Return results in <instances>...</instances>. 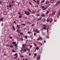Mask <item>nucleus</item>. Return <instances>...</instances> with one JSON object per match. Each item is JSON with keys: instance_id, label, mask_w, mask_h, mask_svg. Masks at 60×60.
Here are the masks:
<instances>
[{"instance_id": "nucleus-1", "label": "nucleus", "mask_w": 60, "mask_h": 60, "mask_svg": "<svg viewBox=\"0 0 60 60\" xmlns=\"http://www.w3.org/2000/svg\"><path fill=\"white\" fill-rule=\"evenodd\" d=\"M24 12L25 13V14L28 16L30 14V13L27 11H25Z\"/></svg>"}, {"instance_id": "nucleus-2", "label": "nucleus", "mask_w": 60, "mask_h": 60, "mask_svg": "<svg viewBox=\"0 0 60 60\" xmlns=\"http://www.w3.org/2000/svg\"><path fill=\"white\" fill-rule=\"evenodd\" d=\"M41 55H40L37 58V60H39L40 59Z\"/></svg>"}, {"instance_id": "nucleus-3", "label": "nucleus", "mask_w": 60, "mask_h": 60, "mask_svg": "<svg viewBox=\"0 0 60 60\" xmlns=\"http://www.w3.org/2000/svg\"><path fill=\"white\" fill-rule=\"evenodd\" d=\"M39 2V0H37V4H38V5H39V4H40Z\"/></svg>"}, {"instance_id": "nucleus-4", "label": "nucleus", "mask_w": 60, "mask_h": 60, "mask_svg": "<svg viewBox=\"0 0 60 60\" xmlns=\"http://www.w3.org/2000/svg\"><path fill=\"white\" fill-rule=\"evenodd\" d=\"M12 27H13V29L15 30V27L13 25Z\"/></svg>"}, {"instance_id": "nucleus-5", "label": "nucleus", "mask_w": 60, "mask_h": 60, "mask_svg": "<svg viewBox=\"0 0 60 60\" xmlns=\"http://www.w3.org/2000/svg\"><path fill=\"white\" fill-rule=\"evenodd\" d=\"M60 3V1H59L58 2H57V3L56 4V5H57L58 4Z\"/></svg>"}, {"instance_id": "nucleus-6", "label": "nucleus", "mask_w": 60, "mask_h": 60, "mask_svg": "<svg viewBox=\"0 0 60 60\" xmlns=\"http://www.w3.org/2000/svg\"><path fill=\"white\" fill-rule=\"evenodd\" d=\"M16 43V42H13L12 43V44H15Z\"/></svg>"}, {"instance_id": "nucleus-7", "label": "nucleus", "mask_w": 60, "mask_h": 60, "mask_svg": "<svg viewBox=\"0 0 60 60\" xmlns=\"http://www.w3.org/2000/svg\"><path fill=\"white\" fill-rule=\"evenodd\" d=\"M17 27L19 28V29L20 28V26L19 25H17Z\"/></svg>"}, {"instance_id": "nucleus-8", "label": "nucleus", "mask_w": 60, "mask_h": 60, "mask_svg": "<svg viewBox=\"0 0 60 60\" xmlns=\"http://www.w3.org/2000/svg\"><path fill=\"white\" fill-rule=\"evenodd\" d=\"M43 26L44 27H47L46 25L44 24H43Z\"/></svg>"}, {"instance_id": "nucleus-9", "label": "nucleus", "mask_w": 60, "mask_h": 60, "mask_svg": "<svg viewBox=\"0 0 60 60\" xmlns=\"http://www.w3.org/2000/svg\"><path fill=\"white\" fill-rule=\"evenodd\" d=\"M17 55H18V54H17V53H15V54L14 55V56H17V57H18V56Z\"/></svg>"}, {"instance_id": "nucleus-10", "label": "nucleus", "mask_w": 60, "mask_h": 60, "mask_svg": "<svg viewBox=\"0 0 60 60\" xmlns=\"http://www.w3.org/2000/svg\"><path fill=\"white\" fill-rule=\"evenodd\" d=\"M45 0H43L42 1V2H41V3H44L45 2Z\"/></svg>"}, {"instance_id": "nucleus-11", "label": "nucleus", "mask_w": 60, "mask_h": 60, "mask_svg": "<svg viewBox=\"0 0 60 60\" xmlns=\"http://www.w3.org/2000/svg\"><path fill=\"white\" fill-rule=\"evenodd\" d=\"M36 49H37L38 50L39 49V47H36Z\"/></svg>"}, {"instance_id": "nucleus-12", "label": "nucleus", "mask_w": 60, "mask_h": 60, "mask_svg": "<svg viewBox=\"0 0 60 60\" xmlns=\"http://www.w3.org/2000/svg\"><path fill=\"white\" fill-rule=\"evenodd\" d=\"M14 45L15 46H16L17 47H18L17 44H15Z\"/></svg>"}, {"instance_id": "nucleus-13", "label": "nucleus", "mask_w": 60, "mask_h": 60, "mask_svg": "<svg viewBox=\"0 0 60 60\" xmlns=\"http://www.w3.org/2000/svg\"><path fill=\"white\" fill-rule=\"evenodd\" d=\"M42 18V17H41V18H40L38 19V20H40Z\"/></svg>"}, {"instance_id": "nucleus-14", "label": "nucleus", "mask_w": 60, "mask_h": 60, "mask_svg": "<svg viewBox=\"0 0 60 60\" xmlns=\"http://www.w3.org/2000/svg\"><path fill=\"white\" fill-rule=\"evenodd\" d=\"M26 51H27L26 49V48L25 49L24 51H25V52H26Z\"/></svg>"}, {"instance_id": "nucleus-15", "label": "nucleus", "mask_w": 60, "mask_h": 60, "mask_svg": "<svg viewBox=\"0 0 60 60\" xmlns=\"http://www.w3.org/2000/svg\"><path fill=\"white\" fill-rule=\"evenodd\" d=\"M29 4L31 5H32V4H31V3L30 2H29Z\"/></svg>"}, {"instance_id": "nucleus-16", "label": "nucleus", "mask_w": 60, "mask_h": 60, "mask_svg": "<svg viewBox=\"0 0 60 60\" xmlns=\"http://www.w3.org/2000/svg\"><path fill=\"white\" fill-rule=\"evenodd\" d=\"M31 33V32H30L29 31L28 32V34H29L30 33Z\"/></svg>"}, {"instance_id": "nucleus-17", "label": "nucleus", "mask_w": 60, "mask_h": 60, "mask_svg": "<svg viewBox=\"0 0 60 60\" xmlns=\"http://www.w3.org/2000/svg\"><path fill=\"white\" fill-rule=\"evenodd\" d=\"M49 12V11H47L46 12V14H48V13Z\"/></svg>"}, {"instance_id": "nucleus-18", "label": "nucleus", "mask_w": 60, "mask_h": 60, "mask_svg": "<svg viewBox=\"0 0 60 60\" xmlns=\"http://www.w3.org/2000/svg\"><path fill=\"white\" fill-rule=\"evenodd\" d=\"M34 25V24H33L31 25V26H33Z\"/></svg>"}, {"instance_id": "nucleus-19", "label": "nucleus", "mask_w": 60, "mask_h": 60, "mask_svg": "<svg viewBox=\"0 0 60 60\" xmlns=\"http://www.w3.org/2000/svg\"><path fill=\"white\" fill-rule=\"evenodd\" d=\"M9 7H11V4L10 5H9Z\"/></svg>"}, {"instance_id": "nucleus-20", "label": "nucleus", "mask_w": 60, "mask_h": 60, "mask_svg": "<svg viewBox=\"0 0 60 60\" xmlns=\"http://www.w3.org/2000/svg\"><path fill=\"white\" fill-rule=\"evenodd\" d=\"M35 12V11H32V13L34 14Z\"/></svg>"}, {"instance_id": "nucleus-21", "label": "nucleus", "mask_w": 60, "mask_h": 60, "mask_svg": "<svg viewBox=\"0 0 60 60\" xmlns=\"http://www.w3.org/2000/svg\"><path fill=\"white\" fill-rule=\"evenodd\" d=\"M13 47V46L12 45H10V47H11V48L12 47Z\"/></svg>"}, {"instance_id": "nucleus-22", "label": "nucleus", "mask_w": 60, "mask_h": 60, "mask_svg": "<svg viewBox=\"0 0 60 60\" xmlns=\"http://www.w3.org/2000/svg\"><path fill=\"white\" fill-rule=\"evenodd\" d=\"M28 11H30V12H31V11L30 10V9H28Z\"/></svg>"}, {"instance_id": "nucleus-23", "label": "nucleus", "mask_w": 60, "mask_h": 60, "mask_svg": "<svg viewBox=\"0 0 60 60\" xmlns=\"http://www.w3.org/2000/svg\"><path fill=\"white\" fill-rule=\"evenodd\" d=\"M45 28H46V27H44L43 28V29H44L45 30H46V29Z\"/></svg>"}, {"instance_id": "nucleus-24", "label": "nucleus", "mask_w": 60, "mask_h": 60, "mask_svg": "<svg viewBox=\"0 0 60 60\" xmlns=\"http://www.w3.org/2000/svg\"><path fill=\"white\" fill-rule=\"evenodd\" d=\"M42 16L43 17H45V15H43V14L42 15Z\"/></svg>"}, {"instance_id": "nucleus-25", "label": "nucleus", "mask_w": 60, "mask_h": 60, "mask_svg": "<svg viewBox=\"0 0 60 60\" xmlns=\"http://www.w3.org/2000/svg\"><path fill=\"white\" fill-rule=\"evenodd\" d=\"M26 25V24H22V26H23V25L24 26V25Z\"/></svg>"}, {"instance_id": "nucleus-26", "label": "nucleus", "mask_w": 60, "mask_h": 60, "mask_svg": "<svg viewBox=\"0 0 60 60\" xmlns=\"http://www.w3.org/2000/svg\"><path fill=\"white\" fill-rule=\"evenodd\" d=\"M12 52H15V51L14 50H12Z\"/></svg>"}, {"instance_id": "nucleus-27", "label": "nucleus", "mask_w": 60, "mask_h": 60, "mask_svg": "<svg viewBox=\"0 0 60 60\" xmlns=\"http://www.w3.org/2000/svg\"><path fill=\"white\" fill-rule=\"evenodd\" d=\"M22 16L21 15L19 16V18H22Z\"/></svg>"}, {"instance_id": "nucleus-28", "label": "nucleus", "mask_w": 60, "mask_h": 60, "mask_svg": "<svg viewBox=\"0 0 60 60\" xmlns=\"http://www.w3.org/2000/svg\"><path fill=\"white\" fill-rule=\"evenodd\" d=\"M36 34L35 33H35H34V36H36Z\"/></svg>"}, {"instance_id": "nucleus-29", "label": "nucleus", "mask_w": 60, "mask_h": 60, "mask_svg": "<svg viewBox=\"0 0 60 60\" xmlns=\"http://www.w3.org/2000/svg\"><path fill=\"white\" fill-rule=\"evenodd\" d=\"M39 39H41L42 40H43L42 38L41 37H40L39 38Z\"/></svg>"}, {"instance_id": "nucleus-30", "label": "nucleus", "mask_w": 60, "mask_h": 60, "mask_svg": "<svg viewBox=\"0 0 60 60\" xmlns=\"http://www.w3.org/2000/svg\"><path fill=\"white\" fill-rule=\"evenodd\" d=\"M10 38L11 39H12V37L11 36L10 37Z\"/></svg>"}, {"instance_id": "nucleus-31", "label": "nucleus", "mask_w": 60, "mask_h": 60, "mask_svg": "<svg viewBox=\"0 0 60 60\" xmlns=\"http://www.w3.org/2000/svg\"><path fill=\"white\" fill-rule=\"evenodd\" d=\"M32 47V45H30V48H31Z\"/></svg>"}, {"instance_id": "nucleus-32", "label": "nucleus", "mask_w": 60, "mask_h": 60, "mask_svg": "<svg viewBox=\"0 0 60 60\" xmlns=\"http://www.w3.org/2000/svg\"><path fill=\"white\" fill-rule=\"evenodd\" d=\"M23 34V33H20V34L21 35H22Z\"/></svg>"}, {"instance_id": "nucleus-33", "label": "nucleus", "mask_w": 60, "mask_h": 60, "mask_svg": "<svg viewBox=\"0 0 60 60\" xmlns=\"http://www.w3.org/2000/svg\"><path fill=\"white\" fill-rule=\"evenodd\" d=\"M34 55L35 56H37V54L36 53H35L34 54Z\"/></svg>"}, {"instance_id": "nucleus-34", "label": "nucleus", "mask_w": 60, "mask_h": 60, "mask_svg": "<svg viewBox=\"0 0 60 60\" xmlns=\"http://www.w3.org/2000/svg\"><path fill=\"white\" fill-rule=\"evenodd\" d=\"M17 56H16V57H14V59H16V58H17Z\"/></svg>"}, {"instance_id": "nucleus-35", "label": "nucleus", "mask_w": 60, "mask_h": 60, "mask_svg": "<svg viewBox=\"0 0 60 60\" xmlns=\"http://www.w3.org/2000/svg\"><path fill=\"white\" fill-rule=\"evenodd\" d=\"M0 20L1 21H2L3 20V19H0Z\"/></svg>"}, {"instance_id": "nucleus-36", "label": "nucleus", "mask_w": 60, "mask_h": 60, "mask_svg": "<svg viewBox=\"0 0 60 60\" xmlns=\"http://www.w3.org/2000/svg\"><path fill=\"white\" fill-rule=\"evenodd\" d=\"M38 30L37 29H36L35 31V32H37V31Z\"/></svg>"}, {"instance_id": "nucleus-37", "label": "nucleus", "mask_w": 60, "mask_h": 60, "mask_svg": "<svg viewBox=\"0 0 60 60\" xmlns=\"http://www.w3.org/2000/svg\"><path fill=\"white\" fill-rule=\"evenodd\" d=\"M34 45L35 46H36V44L35 43H34Z\"/></svg>"}, {"instance_id": "nucleus-38", "label": "nucleus", "mask_w": 60, "mask_h": 60, "mask_svg": "<svg viewBox=\"0 0 60 60\" xmlns=\"http://www.w3.org/2000/svg\"><path fill=\"white\" fill-rule=\"evenodd\" d=\"M37 32L38 33H39L40 32L39 31H37Z\"/></svg>"}, {"instance_id": "nucleus-39", "label": "nucleus", "mask_w": 60, "mask_h": 60, "mask_svg": "<svg viewBox=\"0 0 60 60\" xmlns=\"http://www.w3.org/2000/svg\"><path fill=\"white\" fill-rule=\"evenodd\" d=\"M25 45H24V44L22 45V46L23 47Z\"/></svg>"}, {"instance_id": "nucleus-40", "label": "nucleus", "mask_w": 60, "mask_h": 60, "mask_svg": "<svg viewBox=\"0 0 60 60\" xmlns=\"http://www.w3.org/2000/svg\"><path fill=\"white\" fill-rule=\"evenodd\" d=\"M25 38H27V36H25Z\"/></svg>"}, {"instance_id": "nucleus-41", "label": "nucleus", "mask_w": 60, "mask_h": 60, "mask_svg": "<svg viewBox=\"0 0 60 60\" xmlns=\"http://www.w3.org/2000/svg\"><path fill=\"white\" fill-rule=\"evenodd\" d=\"M29 56H30L31 55V54L30 53H29Z\"/></svg>"}, {"instance_id": "nucleus-42", "label": "nucleus", "mask_w": 60, "mask_h": 60, "mask_svg": "<svg viewBox=\"0 0 60 60\" xmlns=\"http://www.w3.org/2000/svg\"><path fill=\"white\" fill-rule=\"evenodd\" d=\"M13 22L15 23V24H16V22L15 21L14 22Z\"/></svg>"}, {"instance_id": "nucleus-43", "label": "nucleus", "mask_w": 60, "mask_h": 60, "mask_svg": "<svg viewBox=\"0 0 60 60\" xmlns=\"http://www.w3.org/2000/svg\"><path fill=\"white\" fill-rule=\"evenodd\" d=\"M47 2L46 1V2H45V4H47Z\"/></svg>"}, {"instance_id": "nucleus-44", "label": "nucleus", "mask_w": 60, "mask_h": 60, "mask_svg": "<svg viewBox=\"0 0 60 60\" xmlns=\"http://www.w3.org/2000/svg\"><path fill=\"white\" fill-rule=\"evenodd\" d=\"M36 3L37 2L36 1L34 0H33Z\"/></svg>"}, {"instance_id": "nucleus-45", "label": "nucleus", "mask_w": 60, "mask_h": 60, "mask_svg": "<svg viewBox=\"0 0 60 60\" xmlns=\"http://www.w3.org/2000/svg\"><path fill=\"white\" fill-rule=\"evenodd\" d=\"M36 49H35V51H34V52H36Z\"/></svg>"}, {"instance_id": "nucleus-46", "label": "nucleus", "mask_w": 60, "mask_h": 60, "mask_svg": "<svg viewBox=\"0 0 60 60\" xmlns=\"http://www.w3.org/2000/svg\"><path fill=\"white\" fill-rule=\"evenodd\" d=\"M46 9H47L46 8H45L44 9H43V10H45Z\"/></svg>"}, {"instance_id": "nucleus-47", "label": "nucleus", "mask_w": 60, "mask_h": 60, "mask_svg": "<svg viewBox=\"0 0 60 60\" xmlns=\"http://www.w3.org/2000/svg\"><path fill=\"white\" fill-rule=\"evenodd\" d=\"M14 2V1H12V3H13Z\"/></svg>"}, {"instance_id": "nucleus-48", "label": "nucleus", "mask_w": 60, "mask_h": 60, "mask_svg": "<svg viewBox=\"0 0 60 60\" xmlns=\"http://www.w3.org/2000/svg\"><path fill=\"white\" fill-rule=\"evenodd\" d=\"M28 22V23H29V24H31V23H30V22Z\"/></svg>"}, {"instance_id": "nucleus-49", "label": "nucleus", "mask_w": 60, "mask_h": 60, "mask_svg": "<svg viewBox=\"0 0 60 60\" xmlns=\"http://www.w3.org/2000/svg\"><path fill=\"white\" fill-rule=\"evenodd\" d=\"M49 21V20H47V22H48V21Z\"/></svg>"}, {"instance_id": "nucleus-50", "label": "nucleus", "mask_w": 60, "mask_h": 60, "mask_svg": "<svg viewBox=\"0 0 60 60\" xmlns=\"http://www.w3.org/2000/svg\"><path fill=\"white\" fill-rule=\"evenodd\" d=\"M44 42L45 43L46 42V41H44Z\"/></svg>"}, {"instance_id": "nucleus-51", "label": "nucleus", "mask_w": 60, "mask_h": 60, "mask_svg": "<svg viewBox=\"0 0 60 60\" xmlns=\"http://www.w3.org/2000/svg\"><path fill=\"white\" fill-rule=\"evenodd\" d=\"M39 39H40L39 38V39H37V40H39Z\"/></svg>"}, {"instance_id": "nucleus-52", "label": "nucleus", "mask_w": 60, "mask_h": 60, "mask_svg": "<svg viewBox=\"0 0 60 60\" xmlns=\"http://www.w3.org/2000/svg\"><path fill=\"white\" fill-rule=\"evenodd\" d=\"M41 7L42 8H45L44 7H43V6H42V7Z\"/></svg>"}, {"instance_id": "nucleus-53", "label": "nucleus", "mask_w": 60, "mask_h": 60, "mask_svg": "<svg viewBox=\"0 0 60 60\" xmlns=\"http://www.w3.org/2000/svg\"><path fill=\"white\" fill-rule=\"evenodd\" d=\"M35 7H38V5H37L36 6H35Z\"/></svg>"}, {"instance_id": "nucleus-54", "label": "nucleus", "mask_w": 60, "mask_h": 60, "mask_svg": "<svg viewBox=\"0 0 60 60\" xmlns=\"http://www.w3.org/2000/svg\"><path fill=\"white\" fill-rule=\"evenodd\" d=\"M7 46H8V47H9V45H7Z\"/></svg>"}, {"instance_id": "nucleus-55", "label": "nucleus", "mask_w": 60, "mask_h": 60, "mask_svg": "<svg viewBox=\"0 0 60 60\" xmlns=\"http://www.w3.org/2000/svg\"><path fill=\"white\" fill-rule=\"evenodd\" d=\"M37 16H40V15H37Z\"/></svg>"}, {"instance_id": "nucleus-56", "label": "nucleus", "mask_w": 60, "mask_h": 60, "mask_svg": "<svg viewBox=\"0 0 60 60\" xmlns=\"http://www.w3.org/2000/svg\"><path fill=\"white\" fill-rule=\"evenodd\" d=\"M54 2H51V3L52 4H53V3Z\"/></svg>"}, {"instance_id": "nucleus-57", "label": "nucleus", "mask_w": 60, "mask_h": 60, "mask_svg": "<svg viewBox=\"0 0 60 60\" xmlns=\"http://www.w3.org/2000/svg\"><path fill=\"white\" fill-rule=\"evenodd\" d=\"M48 29H49V28H47V30H48Z\"/></svg>"}, {"instance_id": "nucleus-58", "label": "nucleus", "mask_w": 60, "mask_h": 60, "mask_svg": "<svg viewBox=\"0 0 60 60\" xmlns=\"http://www.w3.org/2000/svg\"><path fill=\"white\" fill-rule=\"evenodd\" d=\"M25 60H28L26 58V59H25Z\"/></svg>"}, {"instance_id": "nucleus-59", "label": "nucleus", "mask_w": 60, "mask_h": 60, "mask_svg": "<svg viewBox=\"0 0 60 60\" xmlns=\"http://www.w3.org/2000/svg\"><path fill=\"white\" fill-rule=\"evenodd\" d=\"M2 3V2H1V1H0V4H1Z\"/></svg>"}, {"instance_id": "nucleus-60", "label": "nucleus", "mask_w": 60, "mask_h": 60, "mask_svg": "<svg viewBox=\"0 0 60 60\" xmlns=\"http://www.w3.org/2000/svg\"><path fill=\"white\" fill-rule=\"evenodd\" d=\"M30 37H32V35H30Z\"/></svg>"}, {"instance_id": "nucleus-61", "label": "nucleus", "mask_w": 60, "mask_h": 60, "mask_svg": "<svg viewBox=\"0 0 60 60\" xmlns=\"http://www.w3.org/2000/svg\"><path fill=\"white\" fill-rule=\"evenodd\" d=\"M24 56H23L22 55V57H23Z\"/></svg>"}, {"instance_id": "nucleus-62", "label": "nucleus", "mask_w": 60, "mask_h": 60, "mask_svg": "<svg viewBox=\"0 0 60 60\" xmlns=\"http://www.w3.org/2000/svg\"><path fill=\"white\" fill-rule=\"evenodd\" d=\"M59 15H60V13H59Z\"/></svg>"}, {"instance_id": "nucleus-63", "label": "nucleus", "mask_w": 60, "mask_h": 60, "mask_svg": "<svg viewBox=\"0 0 60 60\" xmlns=\"http://www.w3.org/2000/svg\"><path fill=\"white\" fill-rule=\"evenodd\" d=\"M47 32H49V30H47Z\"/></svg>"}, {"instance_id": "nucleus-64", "label": "nucleus", "mask_w": 60, "mask_h": 60, "mask_svg": "<svg viewBox=\"0 0 60 60\" xmlns=\"http://www.w3.org/2000/svg\"><path fill=\"white\" fill-rule=\"evenodd\" d=\"M19 14H20V13H19Z\"/></svg>"}]
</instances>
